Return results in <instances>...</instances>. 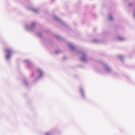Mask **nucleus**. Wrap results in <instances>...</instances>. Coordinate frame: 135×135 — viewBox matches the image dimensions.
Returning a JSON list of instances; mask_svg holds the SVG:
<instances>
[{"label":"nucleus","mask_w":135,"mask_h":135,"mask_svg":"<svg viewBox=\"0 0 135 135\" xmlns=\"http://www.w3.org/2000/svg\"><path fill=\"white\" fill-rule=\"evenodd\" d=\"M5 51L7 54L6 56V58L9 59L11 56L12 50L10 49H7L5 50Z\"/></svg>","instance_id":"1"},{"label":"nucleus","mask_w":135,"mask_h":135,"mask_svg":"<svg viewBox=\"0 0 135 135\" xmlns=\"http://www.w3.org/2000/svg\"><path fill=\"white\" fill-rule=\"evenodd\" d=\"M38 72L40 75H42V73L40 70H38Z\"/></svg>","instance_id":"2"},{"label":"nucleus","mask_w":135,"mask_h":135,"mask_svg":"<svg viewBox=\"0 0 135 135\" xmlns=\"http://www.w3.org/2000/svg\"><path fill=\"white\" fill-rule=\"evenodd\" d=\"M85 56L84 55H83L82 59V60H85Z\"/></svg>","instance_id":"3"},{"label":"nucleus","mask_w":135,"mask_h":135,"mask_svg":"<svg viewBox=\"0 0 135 135\" xmlns=\"http://www.w3.org/2000/svg\"><path fill=\"white\" fill-rule=\"evenodd\" d=\"M45 135H50L49 133H47Z\"/></svg>","instance_id":"4"},{"label":"nucleus","mask_w":135,"mask_h":135,"mask_svg":"<svg viewBox=\"0 0 135 135\" xmlns=\"http://www.w3.org/2000/svg\"><path fill=\"white\" fill-rule=\"evenodd\" d=\"M109 18H110V19H112V17H111V16H110L109 17Z\"/></svg>","instance_id":"5"},{"label":"nucleus","mask_w":135,"mask_h":135,"mask_svg":"<svg viewBox=\"0 0 135 135\" xmlns=\"http://www.w3.org/2000/svg\"><path fill=\"white\" fill-rule=\"evenodd\" d=\"M32 25L33 26H34L35 25V24L34 23H33Z\"/></svg>","instance_id":"6"},{"label":"nucleus","mask_w":135,"mask_h":135,"mask_svg":"<svg viewBox=\"0 0 135 135\" xmlns=\"http://www.w3.org/2000/svg\"><path fill=\"white\" fill-rule=\"evenodd\" d=\"M81 91L83 93V91H82V90H81Z\"/></svg>","instance_id":"7"}]
</instances>
